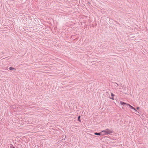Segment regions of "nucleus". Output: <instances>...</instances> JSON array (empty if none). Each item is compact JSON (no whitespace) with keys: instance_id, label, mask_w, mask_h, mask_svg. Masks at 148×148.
Instances as JSON below:
<instances>
[{"instance_id":"1","label":"nucleus","mask_w":148,"mask_h":148,"mask_svg":"<svg viewBox=\"0 0 148 148\" xmlns=\"http://www.w3.org/2000/svg\"><path fill=\"white\" fill-rule=\"evenodd\" d=\"M106 130L107 131L106 132H107V135L108 134H111L113 133V131L110 130L108 129H106Z\"/></svg>"},{"instance_id":"2","label":"nucleus","mask_w":148,"mask_h":148,"mask_svg":"<svg viewBox=\"0 0 148 148\" xmlns=\"http://www.w3.org/2000/svg\"><path fill=\"white\" fill-rule=\"evenodd\" d=\"M106 129L105 130H103L101 132V135L103 136L104 135H107V132H106Z\"/></svg>"},{"instance_id":"3","label":"nucleus","mask_w":148,"mask_h":148,"mask_svg":"<svg viewBox=\"0 0 148 148\" xmlns=\"http://www.w3.org/2000/svg\"><path fill=\"white\" fill-rule=\"evenodd\" d=\"M120 103L121 105L123 106H124L125 105H127V106L128 104L122 101H120Z\"/></svg>"},{"instance_id":"4","label":"nucleus","mask_w":148,"mask_h":148,"mask_svg":"<svg viewBox=\"0 0 148 148\" xmlns=\"http://www.w3.org/2000/svg\"><path fill=\"white\" fill-rule=\"evenodd\" d=\"M114 94H113L112 93H111V97H110V98L112 100H114Z\"/></svg>"},{"instance_id":"5","label":"nucleus","mask_w":148,"mask_h":148,"mask_svg":"<svg viewBox=\"0 0 148 148\" xmlns=\"http://www.w3.org/2000/svg\"><path fill=\"white\" fill-rule=\"evenodd\" d=\"M127 106H128L129 107H130L131 108L134 110H135V111H136V110L133 107H132V106H131L129 104H128Z\"/></svg>"},{"instance_id":"6","label":"nucleus","mask_w":148,"mask_h":148,"mask_svg":"<svg viewBox=\"0 0 148 148\" xmlns=\"http://www.w3.org/2000/svg\"><path fill=\"white\" fill-rule=\"evenodd\" d=\"M113 85L114 86L118 88V85H119V84H118L116 83H113Z\"/></svg>"},{"instance_id":"7","label":"nucleus","mask_w":148,"mask_h":148,"mask_svg":"<svg viewBox=\"0 0 148 148\" xmlns=\"http://www.w3.org/2000/svg\"><path fill=\"white\" fill-rule=\"evenodd\" d=\"M119 85H118V88H121V87H122L123 86V85L122 84H119Z\"/></svg>"},{"instance_id":"8","label":"nucleus","mask_w":148,"mask_h":148,"mask_svg":"<svg viewBox=\"0 0 148 148\" xmlns=\"http://www.w3.org/2000/svg\"><path fill=\"white\" fill-rule=\"evenodd\" d=\"M9 69L10 70H16V69L15 68L11 67H9Z\"/></svg>"},{"instance_id":"9","label":"nucleus","mask_w":148,"mask_h":148,"mask_svg":"<svg viewBox=\"0 0 148 148\" xmlns=\"http://www.w3.org/2000/svg\"><path fill=\"white\" fill-rule=\"evenodd\" d=\"M94 134L97 135H101V132L100 133H94Z\"/></svg>"},{"instance_id":"10","label":"nucleus","mask_w":148,"mask_h":148,"mask_svg":"<svg viewBox=\"0 0 148 148\" xmlns=\"http://www.w3.org/2000/svg\"><path fill=\"white\" fill-rule=\"evenodd\" d=\"M80 116H79L78 118V120L79 121L81 122V120L80 119Z\"/></svg>"},{"instance_id":"11","label":"nucleus","mask_w":148,"mask_h":148,"mask_svg":"<svg viewBox=\"0 0 148 148\" xmlns=\"http://www.w3.org/2000/svg\"><path fill=\"white\" fill-rule=\"evenodd\" d=\"M137 110H138L139 109V107H137Z\"/></svg>"},{"instance_id":"12","label":"nucleus","mask_w":148,"mask_h":148,"mask_svg":"<svg viewBox=\"0 0 148 148\" xmlns=\"http://www.w3.org/2000/svg\"><path fill=\"white\" fill-rule=\"evenodd\" d=\"M104 134L103 133H102V134Z\"/></svg>"},{"instance_id":"13","label":"nucleus","mask_w":148,"mask_h":148,"mask_svg":"<svg viewBox=\"0 0 148 148\" xmlns=\"http://www.w3.org/2000/svg\"><path fill=\"white\" fill-rule=\"evenodd\" d=\"M13 148H14V147H13Z\"/></svg>"}]
</instances>
